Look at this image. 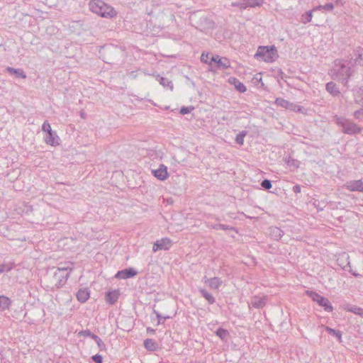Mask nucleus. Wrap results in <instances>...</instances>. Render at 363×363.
I'll return each mask as SVG.
<instances>
[{"instance_id":"nucleus-14","label":"nucleus","mask_w":363,"mask_h":363,"mask_svg":"<svg viewBox=\"0 0 363 363\" xmlns=\"http://www.w3.org/2000/svg\"><path fill=\"white\" fill-rule=\"evenodd\" d=\"M137 273V271L133 268H128L121 271H118L115 277L118 279H125L135 277Z\"/></svg>"},{"instance_id":"nucleus-4","label":"nucleus","mask_w":363,"mask_h":363,"mask_svg":"<svg viewBox=\"0 0 363 363\" xmlns=\"http://www.w3.org/2000/svg\"><path fill=\"white\" fill-rule=\"evenodd\" d=\"M277 57V50L274 45L259 46L255 55V57L257 60L265 62H273Z\"/></svg>"},{"instance_id":"nucleus-48","label":"nucleus","mask_w":363,"mask_h":363,"mask_svg":"<svg viewBox=\"0 0 363 363\" xmlns=\"http://www.w3.org/2000/svg\"><path fill=\"white\" fill-rule=\"evenodd\" d=\"M363 116V109H359L354 113V116L357 119H360V117Z\"/></svg>"},{"instance_id":"nucleus-12","label":"nucleus","mask_w":363,"mask_h":363,"mask_svg":"<svg viewBox=\"0 0 363 363\" xmlns=\"http://www.w3.org/2000/svg\"><path fill=\"white\" fill-rule=\"evenodd\" d=\"M345 187L350 191L363 192V182L362 180H354L347 182Z\"/></svg>"},{"instance_id":"nucleus-15","label":"nucleus","mask_w":363,"mask_h":363,"mask_svg":"<svg viewBox=\"0 0 363 363\" xmlns=\"http://www.w3.org/2000/svg\"><path fill=\"white\" fill-rule=\"evenodd\" d=\"M350 257L347 253L342 252L338 258L337 259V264L340 267H341L344 270H349L347 267L350 268V262L349 260Z\"/></svg>"},{"instance_id":"nucleus-29","label":"nucleus","mask_w":363,"mask_h":363,"mask_svg":"<svg viewBox=\"0 0 363 363\" xmlns=\"http://www.w3.org/2000/svg\"><path fill=\"white\" fill-rule=\"evenodd\" d=\"M11 304V300L5 296H0V309L4 311L9 308Z\"/></svg>"},{"instance_id":"nucleus-54","label":"nucleus","mask_w":363,"mask_h":363,"mask_svg":"<svg viewBox=\"0 0 363 363\" xmlns=\"http://www.w3.org/2000/svg\"><path fill=\"white\" fill-rule=\"evenodd\" d=\"M129 74H130V77H132L133 79H135L137 77L136 71H132L130 72Z\"/></svg>"},{"instance_id":"nucleus-27","label":"nucleus","mask_w":363,"mask_h":363,"mask_svg":"<svg viewBox=\"0 0 363 363\" xmlns=\"http://www.w3.org/2000/svg\"><path fill=\"white\" fill-rule=\"evenodd\" d=\"M199 292L202 295V296L208 302L209 304H213L215 303L216 299L210 293H208L206 289H199Z\"/></svg>"},{"instance_id":"nucleus-25","label":"nucleus","mask_w":363,"mask_h":363,"mask_svg":"<svg viewBox=\"0 0 363 363\" xmlns=\"http://www.w3.org/2000/svg\"><path fill=\"white\" fill-rule=\"evenodd\" d=\"M7 72L11 74L15 75L16 78H22L25 79L26 77V75L24 72V71L22 69H15L13 67H7Z\"/></svg>"},{"instance_id":"nucleus-2","label":"nucleus","mask_w":363,"mask_h":363,"mask_svg":"<svg viewBox=\"0 0 363 363\" xmlns=\"http://www.w3.org/2000/svg\"><path fill=\"white\" fill-rule=\"evenodd\" d=\"M101 53L104 61L111 65L117 64L125 56V50L123 49L112 45L104 47Z\"/></svg>"},{"instance_id":"nucleus-18","label":"nucleus","mask_w":363,"mask_h":363,"mask_svg":"<svg viewBox=\"0 0 363 363\" xmlns=\"http://www.w3.org/2000/svg\"><path fill=\"white\" fill-rule=\"evenodd\" d=\"M152 76L155 77L156 80L160 82V84L164 87H167L170 90L173 89V83L172 81L169 80L167 78L160 76L158 74H152Z\"/></svg>"},{"instance_id":"nucleus-38","label":"nucleus","mask_w":363,"mask_h":363,"mask_svg":"<svg viewBox=\"0 0 363 363\" xmlns=\"http://www.w3.org/2000/svg\"><path fill=\"white\" fill-rule=\"evenodd\" d=\"M333 9H334V4L333 3H328L323 6L322 5L318 6L317 7H315L314 9V10L325 9V10L331 11H333Z\"/></svg>"},{"instance_id":"nucleus-10","label":"nucleus","mask_w":363,"mask_h":363,"mask_svg":"<svg viewBox=\"0 0 363 363\" xmlns=\"http://www.w3.org/2000/svg\"><path fill=\"white\" fill-rule=\"evenodd\" d=\"M211 62H214L220 70L230 67V60L227 57H222L218 55L211 56Z\"/></svg>"},{"instance_id":"nucleus-42","label":"nucleus","mask_w":363,"mask_h":363,"mask_svg":"<svg viewBox=\"0 0 363 363\" xmlns=\"http://www.w3.org/2000/svg\"><path fill=\"white\" fill-rule=\"evenodd\" d=\"M261 186L263 189L267 190L270 189L272 186L271 181L267 179L261 182Z\"/></svg>"},{"instance_id":"nucleus-7","label":"nucleus","mask_w":363,"mask_h":363,"mask_svg":"<svg viewBox=\"0 0 363 363\" xmlns=\"http://www.w3.org/2000/svg\"><path fill=\"white\" fill-rule=\"evenodd\" d=\"M309 296L313 301L317 302L320 306H322L324 308L325 311H333V307L328 298L320 296V294L314 291L310 292Z\"/></svg>"},{"instance_id":"nucleus-23","label":"nucleus","mask_w":363,"mask_h":363,"mask_svg":"<svg viewBox=\"0 0 363 363\" xmlns=\"http://www.w3.org/2000/svg\"><path fill=\"white\" fill-rule=\"evenodd\" d=\"M205 282L208 283L210 288L213 289H218L223 284L222 280L216 277L207 279Z\"/></svg>"},{"instance_id":"nucleus-37","label":"nucleus","mask_w":363,"mask_h":363,"mask_svg":"<svg viewBox=\"0 0 363 363\" xmlns=\"http://www.w3.org/2000/svg\"><path fill=\"white\" fill-rule=\"evenodd\" d=\"M13 266L12 263L0 264V274L4 272H10L13 268Z\"/></svg>"},{"instance_id":"nucleus-56","label":"nucleus","mask_w":363,"mask_h":363,"mask_svg":"<svg viewBox=\"0 0 363 363\" xmlns=\"http://www.w3.org/2000/svg\"><path fill=\"white\" fill-rule=\"evenodd\" d=\"M341 3V0H335V4H339Z\"/></svg>"},{"instance_id":"nucleus-47","label":"nucleus","mask_w":363,"mask_h":363,"mask_svg":"<svg viewBox=\"0 0 363 363\" xmlns=\"http://www.w3.org/2000/svg\"><path fill=\"white\" fill-rule=\"evenodd\" d=\"M92 333L89 330H82L79 333V335L84 337H91Z\"/></svg>"},{"instance_id":"nucleus-50","label":"nucleus","mask_w":363,"mask_h":363,"mask_svg":"<svg viewBox=\"0 0 363 363\" xmlns=\"http://www.w3.org/2000/svg\"><path fill=\"white\" fill-rule=\"evenodd\" d=\"M301 190V186L296 184L293 186V191L296 194L300 193Z\"/></svg>"},{"instance_id":"nucleus-40","label":"nucleus","mask_w":363,"mask_h":363,"mask_svg":"<svg viewBox=\"0 0 363 363\" xmlns=\"http://www.w3.org/2000/svg\"><path fill=\"white\" fill-rule=\"evenodd\" d=\"M208 65H209L208 71H210L211 72L216 73V72H218V70H220L219 68L217 67L216 63L214 62H211V58L210 59Z\"/></svg>"},{"instance_id":"nucleus-32","label":"nucleus","mask_w":363,"mask_h":363,"mask_svg":"<svg viewBox=\"0 0 363 363\" xmlns=\"http://www.w3.org/2000/svg\"><path fill=\"white\" fill-rule=\"evenodd\" d=\"M284 161L289 167H293L294 169H297L299 167V162L295 159L289 157H286Z\"/></svg>"},{"instance_id":"nucleus-20","label":"nucleus","mask_w":363,"mask_h":363,"mask_svg":"<svg viewBox=\"0 0 363 363\" xmlns=\"http://www.w3.org/2000/svg\"><path fill=\"white\" fill-rule=\"evenodd\" d=\"M119 291L118 290H113L108 291L106 294V301L111 305L114 304L118 299Z\"/></svg>"},{"instance_id":"nucleus-46","label":"nucleus","mask_w":363,"mask_h":363,"mask_svg":"<svg viewBox=\"0 0 363 363\" xmlns=\"http://www.w3.org/2000/svg\"><path fill=\"white\" fill-rule=\"evenodd\" d=\"M91 359L95 362V363H103V357L101 354H96L95 355H93L91 357Z\"/></svg>"},{"instance_id":"nucleus-36","label":"nucleus","mask_w":363,"mask_h":363,"mask_svg":"<svg viewBox=\"0 0 363 363\" xmlns=\"http://www.w3.org/2000/svg\"><path fill=\"white\" fill-rule=\"evenodd\" d=\"M347 310H348V311L352 312L354 314L359 315L360 316H363V308H362L360 307H358L356 306H352L350 307Z\"/></svg>"},{"instance_id":"nucleus-5","label":"nucleus","mask_w":363,"mask_h":363,"mask_svg":"<svg viewBox=\"0 0 363 363\" xmlns=\"http://www.w3.org/2000/svg\"><path fill=\"white\" fill-rule=\"evenodd\" d=\"M335 122L342 128V131L345 134L354 135L361 133L362 130L356 123L344 117H336Z\"/></svg>"},{"instance_id":"nucleus-53","label":"nucleus","mask_w":363,"mask_h":363,"mask_svg":"<svg viewBox=\"0 0 363 363\" xmlns=\"http://www.w3.org/2000/svg\"><path fill=\"white\" fill-rule=\"evenodd\" d=\"M146 330H147V333H150V334H153L155 332V330L153 328H150V327H147Z\"/></svg>"},{"instance_id":"nucleus-45","label":"nucleus","mask_w":363,"mask_h":363,"mask_svg":"<svg viewBox=\"0 0 363 363\" xmlns=\"http://www.w3.org/2000/svg\"><path fill=\"white\" fill-rule=\"evenodd\" d=\"M194 109V107L192 106H183L180 109V113L183 115L187 114L190 113Z\"/></svg>"},{"instance_id":"nucleus-30","label":"nucleus","mask_w":363,"mask_h":363,"mask_svg":"<svg viewBox=\"0 0 363 363\" xmlns=\"http://www.w3.org/2000/svg\"><path fill=\"white\" fill-rule=\"evenodd\" d=\"M275 104L279 106L285 108L286 109H288L289 106H291V102L282 98H277L275 101Z\"/></svg>"},{"instance_id":"nucleus-17","label":"nucleus","mask_w":363,"mask_h":363,"mask_svg":"<svg viewBox=\"0 0 363 363\" xmlns=\"http://www.w3.org/2000/svg\"><path fill=\"white\" fill-rule=\"evenodd\" d=\"M228 82L233 85L237 91H238L240 93H244L246 91L247 88L244 85L243 83L240 82L237 78L231 77L228 79Z\"/></svg>"},{"instance_id":"nucleus-3","label":"nucleus","mask_w":363,"mask_h":363,"mask_svg":"<svg viewBox=\"0 0 363 363\" xmlns=\"http://www.w3.org/2000/svg\"><path fill=\"white\" fill-rule=\"evenodd\" d=\"M90 10L103 18H113L117 13L115 9L101 0H93L89 3Z\"/></svg>"},{"instance_id":"nucleus-16","label":"nucleus","mask_w":363,"mask_h":363,"mask_svg":"<svg viewBox=\"0 0 363 363\" xmlns=\"http://www.w3.org/2000/svg\"><path fill=\"white\" fill-rule=\"evenodd\" d=\"M267 303V296H255L252 298L250 305L255 308H262Z\"/></svg>"},{"instance_id":"nucleus-35","label":"nucleus","mask_w":363,"mask_h":363,"mask_svg":"<svg viewBox=\"0 0 363 363\" xmlns=\"http://www.w3.org/2000/svg\"><path fill=\"white\" fill-rule=\"evenodd\" d=\"M313 17L312 11H307L301 16V22L307 23L311 21Z\"/></svg>"},{"instance_id":"nucleus-41","label":"nucleus","mask_w":363,"mask_h":363,"mask_svg":"<svg viewBox=\"0 0 363 363\" xmlns=\"http://www.w3.org/2000/svg\"><path fill=\"white\" fill-rule=\"evenodd\" d=\"M42 130L43 132H45L47 133L52 131V128H51V125L49 123V122L48 121H45L43 125H42Z\"/></svg>"},{"instance_id":"nucleus-58","label":"nucleus","mask_w":363,"mask_h":363,"mask_svg":"<svg viewBox=\"0 0 363 363\" xmlns=\"http://www.w3.org/2000/svg\"><path fill=\"white\" fill-rule=\"evenodd\" d=\"M145 73V74H150L149 73H147L145 72H143Z\"/></svg>"},{"instance_id":"nucleus-9","label":"nucleus","mask_w":363,"mask_h":363,"mask_svg":"<svg viewBox=\"0 0 363 363\" xmlns=\"http://www.w3.org/2000/svg\"><path fill=\"white\" fill-rule=\"evenodd\" d=\"M172 245V241L168 238L157 240L153 245L152 251L168 250Z\"/></svg>"},{"instance_id":"nucleus-52","label":"nucleus","mask_w":363,"mask_h":363,"mask_svg":"<svg viewBox=\"0 0 363 363\" xmlns=\"http://www.w3.org/2000/svg\"><path fill=\"white\" fill-rule=\"evenodd\" d=\"M348 271L350 272H351L355 277H362V275L360 274L357 273L355 272H352V270L351 269H350Z\"/></svg>"},{"instance_id":"nucleus-13","label":"nucleus","mask_w":363,"mask_h":363,"mask_svg":"<svg viewBox=\"0 0 363 363\" xmlns=\"http://www.w3.org/2000/svg\"><path fill=\"white\" fill-rule=\"evenodd\" d=\"M152 172L156 178L161 181H164L168 177L167 169L164 164H160L157 169L152 170Z\"/></svg>"},{"instance_id":"nucleus-28","label":"nucleus","mask_w":363,"mask_h":363,"mask_svg":"<svg viewBox=\"0 0 363 363\" xmlns=\"http://www.w3.org/2000/svg\"><path fill=\"white\" fill-rule=\"evenodd\" d=\"M216 335L219 337L223 341L226 342L229 337V332L222 328H219L216 331Z\"/></svg>"},{"instance_id":"nucleus-26","label":"nucleus","mask_w":363,"mask_h":363,"mask_svg":"<svg viewBox=\"0 0 363 363\" xmlns=\"http://www.w3.org/2000/svg\"><path fill=\"white\" fill-rule=\"evenodd\" d=\"M143 345L146 350L151 352L155 351L158 347L157 343L152 339L145 340Z\"/></svg>"},{"instance_id":"nucleus-33","label":"nucleus","mask_w":363,"mask_h":363,"mask_svg":"<svg viewBox=\"0 0 363 363\" xmlns=\"http://www.w3.org/2000/svg\"><path fill=\"white\" fill-rule=\"evenodd\" d=\"M326 331L328 332L329 334L336 337L339 341H341L342 338V333L338 330H335L329 327L325 328Z\"/></svg>"},{"instance_id":"nucleus-8","label":"nucleus","mask_w":363,"mask_h":363,"mask_svg":"<svg viewBox=\"0 0 363 363\" xmlns=\"http://www.w3.org/2000/svg\"><path fill=\"white\" fill-rule=\"evenodd\" d=\"M264 0H239L238 2L232 3L234 7H239L241 9H245L248 7L255 8L261 6L264 4Z\"/></svg>"},{"instance_id":"nucleus-39","label":"nucleus","mask_w":363,"mask_h":363,"mask_svg":"<svg viewBox=\"0 0 363 363\" xmlns=\"http://www.w3.org/2000/svg\"><path fill=\"white\" fill-rule=\"evenodd\" d=\"M153 312L156 315L157 319H158V322H157V325H160L161 323H163L162 322H161L162 320H167V319H169L171 317L169 316V315H167V316H162L158 311H155V310H153Z\"/></svg>"},{"instance_id":"nucleus-1","label":"nucleus","mask_w":363,"mask_h":363,"mask_svg":"<svg viewBox=\"0 0 363 363\" xmlns=\"http://www.w3.org/2000/svg\"><path fill=\"white\" fill-rule=\"evenodd\" d=\"M73 270L72 262L60 263L55 271L52 277V284L56 288H60L64 286L70 272Z\"/></svg>"},{"instance_id":"nucleus-6","label":"nucleus","mask_w":363,"mask_h":363,"mask_svg":"<svg viewBox=\"0 0 363 363\" xmlns=\"http://www.w3.org/2000/svg\"><path fill=\"white\" fill-rule=\"evenodd\" d=\"M349 65H350L349 63L345 65L340 62L335 69L336 79L343 84L347 83L348 79L352 74L351 67Z\"/></svg>"},{"instance_id":"nucleus-19","label":"nucleus","mask_w":363,"mask_h":363,"mask_svg":"<svg viewBox=\"0 0 363 363\" xmlns=\"http://www.w3.org/2000/svg\"><path fill=\"white\" fill-rule=\"evenodd\" d=\"M59 137L57 135L56 133L53 131L47 133V135L45 138V143L52 146L59 145Z\"/></svg>"},{"instance_id":"nucleus-44","label":"nucleus","mask_w":363,"mask_h":363,"mask_svg":"<svg viewBox=\"0 0 363 363\" xmlns=\"http://www.w3.org/2000/svg\"><path fill=\"white\" fill-rule=\"evenodd\" d=\"M288 109L291 110V111H293L301 112L302 109H303V107L300 106H298L297 104H295L294 103H291V106H289Z\"/></svg>"},{"instance_id":"nucleus-22","label":"nucleus","mask_w":363,"mask_h":363,"mask_svg":"<svg viewBox=\"0 0 363 363\" xmlns=\"http://www.w3.org/2000/svg\"><path fill=\"white\" fill-rule=\"evenodd\" d=\"M269 231L270 236L276 240H280L284 235V231L276 226L270 227Z\"/></svg>"},{"instance_id":"nucleus-55","label":"nucleus","mask_w":363,"mask_h":363,"mask_svg":"<svg viewBox=\"0 0 363 363\" xmlns=\"http://www.w3.org/2000/svg\"><path fill=\"white\" fill-rule=\"evenodd\" d=\"M359 91L361 94H363V86L359 88Z\"/></svg>"},{"instance_id":"nucleus-57","label":"nucleus","mask_w":363,"mask_h":363,"mask_svg":"<svg viewBox=\"0 0 363 363\" xmlns=\"http://www.w3.org/2000/svg\"><path fill=\"white\" fill-rule=\"evenodd\" d=\"M216 220H218V221H220V218H216Z\"/></svg>"},{"instance_id":"nucleus-24","label":"nucleus","mask_w":363,"mask_h":363,"mask_svg":"<svg viewBox=\"0 0 363 363\" xmlns=\"http://www.w3.org/2000/svg\"><path fill=\"white\" fill-rule=\"evenodd\" d=\"M325 89L333 96H337L340 94V91L337 86L336 84L333 82H330L326 84Z\"/></svg>"},{"instance_id":"nucleus-31","label":"nucleus","mask_w":363,"mask_h":363,"mask_svg":"<svg viewBox=\"0 0 363 363\" xmlns=\"http://www.w3.org/2000/svg\"><path fill=\"white\" fill-rule=\"evenodd\" d=\"M211 228L214 230H233V231L236 230L235 228H234L233 226L228 225H224V224H214V225H211Z\"/></svg>"},{"instance_id":"nucleus-34","label":"nucleus","mask_w":363,"mask_h":363,"mask_svg":"<svg viewBox=\"0 0 363 363\" xmlns=\"http://www.w3.org/2000/svg\"><path fill=\"white\" fill-rule=\"evenodd\" d=\"M247 131L246 130H242L241 131L239 134H238L236 135V138H235V142L240 145H243V143H244V138L245 137V135H247Z\"/></svg>"},{"instance_id":"nucleus-21","label":"nucleus","mask_w":363,"mask_h":363,"mask_svg":"<svg viewBox=\"0 0 363 363\" xmlns=\"http://www.w3.org/2000/svg\"><path fill=\"white\" fill-rule=\"evenodd\" d=\"M89 296L88 289H80L76 294L77 300L81 303H85L89 299Z\"/></svg>"},{"instance_id":"nucleus-51","label":"nucleus","mask_w":363,"mask_h":363,"mask_svg":"<svg viewBox=\"0 0 363 363\" xmlns=\"http://www.w3.org/2000/svg\"><path fill=\"white\" fill-rule=\"evenodd\" d=\"M91 338H92L96 342L99 340V339H101L98 335L92 333L91 337Z\"/></svg>"},{"instance_id":"nucleus-59","label":"nucleus","mask_w":363,"mask_h":363,"mask_svg":"<svg viewBox=\"0 0 363 363\" xmlns=\"http://www.w3.org/2000/svg\"><path fill=\"white\" fill-rule=\"evenodd\" d=\"M191 363H200V362H191Z\"/></svg>"},{"instance_id":"nucleus-43","label":"nucleus","mask_w":363,"mask_h":363,"mask_svg":"<svg viewBox=\"0 0 363 363\" xmlns=\"http://www.w3.org/2000/svg\"><path fill=\"white\" fill-rule=\"evenodd\" d=\"M211 57H210L208 53H207V54L202 53L201 55V61L205 64L208 65Z\"/></svg>"},{"instance_id":"nucleus-49","label":"nucleus","mask_w":363,"mask_h":363,"mask_svg":"<svg viewBox=\"0 0 363 363\" xmlns=\"http://www.w3.org/2000/svg\"><path fill=\"white\" fill-rule=\"evenodd\" d=\"M96 343L101 350L106 349V345L101 339H99V340H98Z\"/></svg>"},{"instance_id":"nucleus-11","label":"nucleus","mask_w":363,"mask_h":363,"mask_svg":"<svg viewBox=\"0 0 363 363\" xmlns=\"http://www.w3.org/2000/svg\"><path fill=\"white\" fill-rule=\"evenodd\" d=\"M350 66L359 65L363 67V48H358L353 51V55L349 61Z\"/></svg>"}]
</instances>
